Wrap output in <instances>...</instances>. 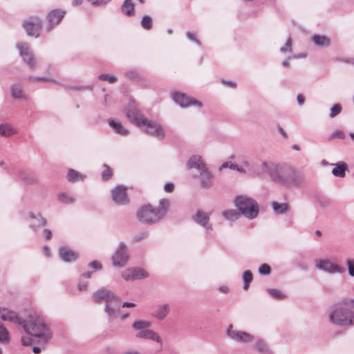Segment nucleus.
<instances>
[{
	"label": "nucleus",
	"instance_id": "nucleus-21",
	"mask_svg": "<svg viewBox=\"0 0 354 354\" xmlns=\"http://www.w3.org/2000/svg\"><path fill=\"white\" fill-rule=\"evenodd\" d=\"M187 167L189 169H196L198 172L207 167L203 162L202 158L198 155H194L189 158L187 162Z\"/></svg>",
	"mask_w": 354,
	"mask_h": 354
},
{
	"label": "nucleus",
	"instance_id": "nucleus-20",
	"mask_svg": "<svg viewBox=\"0 0 354 354\" xmlns=\"http://www.w3.org/2000/svg\"><path fill=\"white\" fill-rule=\"evenodd\" d=\"M59 254L60 258L65 262L75 261L79 257L77 252L65 246L59 248Z\"/></svg>",
	"mask_w": 354,
	"mask_h": 354
},
{
	"label": "nucleus",
	"instance_id": "nucleus-28",
	"mask_svg": "<svg viewBox=\"0 0 354 354\" xmlns=\"http://www.w3.org/2000/svg\"><path fill=\"white\" fill-rule=\"evenodd\" d=\"M67 178L71 182H77L84 180L85 176L77 171L71 169L68 171Z\"/></svg>",
	"mask_w": 354,
	"mask_h": 354
},
{
	"label": "nucleus",
	"instance_id": "nucleus-34",
	"mask_svg": "<svg viewBox=\"0 0 354 354\" xmlns=\"http://www.w3.org/2000/svg\"><path fill=\"white\" fill-rule=\"evenodd\" d=\"M133 8L132 0H126L121 7L122 12L128 16L133 13Z\"/></svg>",
	"mask_w": 354,
	"mask_h": 354
},
{
	"label": "nucleus",
	"instance_id": "nucleus-16",
	"mask_svg": "<svg viewBox=\"0 0 354 354\" xmlns=\"http://www.w3.org/2000/svg\"><path fill=\"white\" fill-rule=\"evenodd\" d=\"M193 219L196 223L203 226L207 234L212 230V225L209 223V216L207 213L198 210Z\"/></svg>",
	"mask_w": 354,
	"mask_h": 354
},
{
	"label": "nucleus",
	"instance_id": "nucleus-58",
	"mask_svg": "<svg viewBox=\"0 0 354 354\" xmlns=\"http://www.w3.org/2000/svg\"><path fill=\"white\" fill-rule=\"evenodd\" d=\"M43 234L46 239H50L51 238V232L48 229H44L43 230Z\"/></svg>",
	"mask_w": 354,
	"mask_h": 354
},
{
	"label": "nucleus",
	"instance_id": "nucleus-30",
	"mask_svg": "<svg viewBox=\"0 0 354 354\" xmlns=\"http://www.w3.org/2000/svg\"><path fill=\"white\" fill-rule=\"evenodd\" d=\"M15 133V130L8 124H0V136L10 137Z\"/></svg>",
	"mask_w": 354,
	"mask_h": 354
},
{
	"label": "nucleus",
	"instance_id": "nucleus-62",
	"mask_svg": "<svg viewBox=\"0 0 354 354\" xmlns=\"http://www.w3.org/2000/svg\"><path fill=\"white\" fill-rule=\"evenodd\" d=\"M87 285L86 283H80L78 284V289L80 291H84L86 290Z\"/></svg>",
	"mask_w": 354,
	"mask_h": 354
},
{
	"label": "nucleus",
	"instance_id": "nucleus-64",
	"mask_svg": "<svg viewBox=\"0 0 354 354\" xmlns=\"http://www.w3.org/2000/svg\"><path fill=\"white\" fill-rule=\"evenodd\" d=\"M44 254H46V256H47V257L50 256V249L48 248V246L44 247Z\"/></svg>",
	"mask_w": 354,
	"mask_h": 354
},
{
	"label": "nucleus",
	"instance_id": "nucleus-60",
	"mask_svg": "<svg viewBox=\"0 0 354 354\" xmlns=\"http://www.w3.org/2000/svg\"><path fill=\"white\" fill-rule=\"evenodd\" d=\"M136 306V304L133 302H124L122 305V308H131Z\"/></svg>",
	"mask_w": 354,
	"mask_h": 354
},
{
	"label": "nucleus",
	"instance_id": "nucleus-35",
	"mask_svg": "<svg viewBox=\"0 0 354 354\" xmlns=\"http://www.w3.org/2000/svg\"><path fill=\"white\" fill-rule=\"evenodd\" d=\"M19 178L27 184H33L36 182L34 176L24 171L19 172Z\"/></svg>",
	"mask_w": 354,
	"mask_h": 354
},
{
	"label": "nucleus",
	"instance_id": "nucleus-2",
	"mask_svg": "<svg viewBox=\"0 0 354 354\" xmlns=\"http://www.w3.org/2000/svg\"><path fill=\"white\" fill-rule=\"evenodd\" d=\"M354 299L344 298L334 304L329 311L328 318L331 324L348 327L354 325Z\"/></svg>",
	"mask_w": 354,
	"mask_h": 354
},
{
	"label": "nucleus",
	"instance_id": "nucleus-12",
	"mask_svg": "<svg viewBox=\"0 0 354 354\" xmlns=\"http://www.w3.org/2000/svg\"><path fill=\"white\" fill-rule=\"evenodd\" d=\"M317 269L329 274L343 273L345 269L328 259H317L315 261Z\"/></svg>",
	"mask_w": 354,
	"mask_h": 354
},
{
	"label": "nucleus",
	"instance_id": "nucleus-23",
	"mask_svg": "<svg viewBox=\"0 0 354 354\" xmlns=\"http://www.w3.org/2000/svg\"><path fill=\"white\" fill-rule=\"evenodd\" d=\"M24 27L29 36L37 37L41 28V22L37 19L35 21H26L24 23Z\"/></svg>",
	"mask_w": 354,
	"mask_h": 354
},
{
	"label": "nucleus",
	"instance_id": "nucleus-57",
	"mask_svg": "<svg viewBox=\"0 0 354 354\" xmlns=\"http://www.w3.org/2000/svg\"><path fill=\"white\" fill-rule=\"evenodd\" d=\"M21 342L25 346H28L32 343V339L28 336H24L21 337Z\"/></svg>",
	"mask_w": 354,
	"mask_h": 354
},
{
	"label": "nucleus",
	"instance_id": "nucleus-56",
	"mask_svg": "<svg viewBox=\"0 0 354 354\" xmlns=\"http://www.w3.org/2000/svg\"><path fill=\"white\" fill-rule=\"evenodd\" d=\"M174 189V185L171 183H167L165 185L164 189L167 192H172Z\"/></svg>",
	"mask_w": 354,
	"mask_h": 354
},
{
	"label": "nucleus",
	"instance_id": "nucleus-54",
	"mask_svg": "<svg viewBox=\"0 0 354 354\" xmlns=\"http://www.w3.org/2000/svg\"><path fill=\"white\" fill-rule=\"evenodd\" d=\"M187 37L189 39H190L191 41L195 42L196 44H198V46L201 45V43L200 41L196 39V35L192 32H189L188 31L187 32Z\"/></svg>",
	"mask_w": 354,
	"mask_h": 354
},
{
	"label": "nucleus",
	"instance_id": "nucleus-17",
	"mask_svg": "<svg viewBox=\"0 0 354 354\" xmlns=\"http://www.w3.org/2000/svg\"><path fill=\"white\" fill-rule=\"evenodd\" d=\"M0 319L3 321H8L18 324L23 325L24 323V321L17 316L15 311L5 308H0Z\"/></svg>",
	"mask_w": 354,
	"mask_h": 354
},
{
	"label": "nucleus",
	"instance_id": "nucleus-15",
	"mask_svg": "<svg viewBox=\"0 0 354 354\" xmlns=\"http://www.w3.org/2000/svg\"><path fill=\"white\" fill-rule=\"evenodd\" d=\"M113 201L118 205H125L129 203V198L125 187L118 185L111 192Z\"/></svg>",
	"mask_w": 354,
	"mask_h": 354
},
{
	"label": "nucleus",
	"instance_id": "nucleus-37",
	"mask_svg": "<svg viewBox=\"0 0 354 354\" xmlns=\"http://www.w3.org/2000/svg\"><path fill=\"white\" fill-rule=\"evenodd\" d=\"M19 178L27 184H33L36 182L34 176L24 171L19 172Z\"/></svg>",
	"mask_w": 354,
	"mask_h": 354
},
{
	"label": "nucleus",
	"instance_id": "nucleus-55",
	"mask_svg": "<svg viewBox=\"0 0 354 354\" xmlns=\"http://www.w3.org/2000/svg\"><path fill=\"white\" fill-rule=\"evenodd\" d=\"M90 1L93 5L95 6H101L104 5L109 2L111 0H88Z\"/></svg>",
	"mask_w": 354,
	"mask_h": 354
},
{
	"label": "nucleus",
	"instance_id": "nucleus-31",
	"mask_svg": "<svg viewBox=\"0 0 354 354\" xmlns=\"http://www.w3.org/2000/svg\"><path fill=\"white\" fill-rule=\"evenodd\" d=\"M312 40L319 46H328L330 45V40L325 36H321L319 35H315L312 37Z\"/></svg>",
	"mask_w": 354,
	"mask_h": 354
},
{
	"label": "nucleus",
	"instance_id": "nucleus-22",
	"mask_svg": "<svg viewBox=\"0 0 354 354\" xmlns=\"http://www.w3.org/2000/svg\"><path fill=\"white\" fill-rule=\"evenodd\" d=\"M65 15V11L56 9L49 12L48 15V20L50 24V26L47 28V30L49 31L52 27L59 24Z\"/></svg>",
	"mask_w": 354,
	"mask_h": 354
},
{
	"label": "nucleus",
	"instance_id": "nucleus-61",
	"mask_svg": "<svg viewBox=\"0 0 354 354\" xmlns=\"http://www.w3.org/2000/svg\"><path fill=\"white\" fill-rule=\"evenodd\" d=\"M126 75L130 79H134L137 77V73L134 71H129L127 73Z\"/></svg>",
	"mask_w": 354,
	"mask_h": 354
},
{
	"label": "nucleus",
	"instance_id": "nucleus-29",
	"mask_svg": "<svg viewBox=\"0 0 354 354\" xmlns=\"http://www.w3.org/2000/svg\"><path fill=\"white\" fill-rule=\"evenodd\" d=\"M223 216L228 221H234L240 217V212L236 209H227L222 212Z\"/></svg>",
	"mask_w": 354,
	"mask_h": 354
},
{
	"label": "nucleus",
	"instance_id": "nucleus-45",
	"mask_svg": "<svg viewBox=\"0 0 354 354\" xmlns=\"http://www.w3.org/2000/svg\"><path fill=\"white\" fill-rule=\"evenodd\" d=\"M342 111V106L339 104H334L330 109V117L335 118L337 115H339Z\"/></svg>",
	"mask_w": 354,
	"mask_h": 354
},
{
	"label": "nucleus",
	"instance_id": "nucleus-27",
	"mask_svg": "<svg viewBox=\"0 0 354 354\" xmlns=\"http://www.w3.org/2000/svg\"><path fill=\"white\" fill-rule=\"evenodd\" d=\"M127 118L138 127V122L145 120V118L139 116V113L137 109L134 108L129 109L127 112Z\"/></svg>",
	"mask_w": 354,
	"mask_h": 354
},
{
	"label": "nucleus",
	"instance_id": "nucleus-14",
	"mask_svg": "<svg viewBox=\"0 0 354 354\" xmlns=\"http://www.w3.org/2000/svg\"><path fill=\"white\" fill-rule=\"evenodd\" d=\"M122 277L125 281H130L147 278L149 274L142 268H131L124 270Z\"/></svg>",
	"mask_w": 354,
	"mask_h": 354
},
{
	"label": "nucleus",
	"instance_id": "nucleus-41",
	"mask_svg": "<svg viewBox=\"0 0 354 354\" xmlns=\"http://www.w3.org/2000/svg\"><path fill=\"white\" fill-rule=\"evenodd\" d=\"M227 167H229L234 170H237L238 171H240V172H244V173L247 172V171L245 169H244L243 167H239L236 164H234V163H231V162H224L221 166V169L227 168Z\"/></svg>",
	"mask_w": 354,
	"mask_h": 354
},
{
	"label": "nucleus",
	"instance_id": "nucleus-39",
	"mask_svg": "<svg viewBox=\"0 0 354 354\" xmlns=\"http://www.w3.org/2000/svg\"><path fill=\"white\" fill-rule=\"evenodd\" d=\"M10 341L8 331L3 326L0 325V342L7 344Z\"/></svg>",
	"mask_w": 354,
	"mask_h": 354
},
{
	"label": "nucleus",
	"instance_id": "nucleus-42",
	"mask_svg": "<svg viewBox=\"0 0 354 354\" xmlns=\"http://www.w3.org/2000/svg\"><path fill=\"white\" fill-rule=\"evenodd\" d=\"M255 348L261 353H269L270 349L263 340H258L255 344Z\"/></svg>",
	"mask_w": 354,
	"mask_h": 354
},
{
	"label": "nucleus",
	"instance_id": "nucleus-6",
	"mask_svg": "<svg viewBox=\"0 0 354 354\" xmlns=\"http://www.w3.org/2000/svg\"><path fill=\"white\" fill-rule=\"evenodd\" d=\"M151 322L149 321H135L132 324V328L135 331L136 337L151 340L162 345V339L161 337L156 331L151 329Z\"/></svg>",
	"mask_w": 354,
	"mask_h": 354
},
{
	"label": "nucleus",
	"instance_id": "nucleus-43",
	"mask_svg": "<svg viewBox=\"0 0 354 354\" xmlns=\"http://www.w3.org/2000/svg\"><path fill=\"white\" fill-rule=\"evenodd\" d=\"M141 24L143 28L149 30L152 26V19L148 15H145L142 17Z\"/></svg>",
	"mask_w": 354,
	"mask_h": 354
},
{
	"label": "nucleus",
	"instance_id": "nucleus-11",
	"mask_svg": "<svg viewBox=\"0 0 354 354\" xmlns=\"http://www.w3.org/2000/svg\"><path fill=\"white\" fill-rule=\"evenodd\" d=\"M17 48L19 51V55L23 61L31 69H35L37 67V62L35 58V55L30 48L28 44L26 43H19L17 44Z\"/></svg>",
	"mask_w": 354,
	"mask_h": 354
},
{
	"label": "nucleus",
	"instance_id": "nucleus-36",
	"mask_svg": "<svg viewBox=\"0 0 354 354\" xmlns=\"http://www.w3.org/2000/svg\"><path fill=\"white\" fill-rule=\"evenodd\" d=\"M19 178L27 184H33L36 182L34 176L24 171L19 172Z\"/></svg>",
	"mask_w": 354,
	"mask_h": 354
},
{
	"label": "nucleus",
	"instance_id": "nucleus-9",
	"mask_svg": "<svg viewBox=\"0 0 354 354\" xmlns=\"http://www.w3.org/2000/svg\"><path fill=\"white\" fill-rule=\"evenodd\" d=\"M227 337L232 341L239 344H248L254 340V336L245 331L239 330L230 324L226 330Z\"/></svg>",
	"mask_w": 354,
	"mask_h": 354
},
{
	"label": "nucleus",
	"instance_id": "nucleus-33",
	"mask_svg": "<svg viewBox=\"0 0 354 354\" xmlns=\"http://www.w3.org/2000/svg\"><path fill=\"white\" fill-rule=\"evenodd\" d=\"M272 206L274 212L277 214H281L288 210V205L287 203H278L277 202H272Z\"/></svg>",
	"mask_w": 354,
	"mask_h": 354
},
{
	"label": "nucleus",
	"instance_id": "nucleus-13",
	"mask_svg": "<svg viewBox=\"0 0 354 354\" xmlns=\"http://www.w3.org/2000/svg\"><path fill=\"white\" fill-rule=\"evenodd\" d=\"M173 99L180 107L186 108L191 105L198 107L202 106V103L194 98H192L184 93H175L173 95Z\"/></svg>",
	"mask_w": 354,
	"mask_h": 354
},
{
	"label": "nucleus",
	"instance_id": "nucleus-49",
	"mask_svg": "<svg viewBox=\"0 0 354 354\" xmlns=\"http://www.w3.org/2000/svg\"><path fill=\"white\" fill-rule=\"evenodd\" d=\"M259 272L261 274L268 275L270 273V267L268 264H262L259 268Z\"/></svg>",
	"mask_w": 354,
	"mask_h": 354
},
{
	"label": "nucleus",
	"instance_id": "nucleus-48",
	"mask_svg": "<svg viewBox=\"0 0 354 354\" xmlns=\"http://www.w3.org/2000/svg\"><path fill=\"white\" fill-rule=\"evenodd\" d=\"M292 51V41L291 39L289 38L286 42L285 46L280 48V52L283 53H286L288 52Z\"/></svg>",
	"mask_w": 354,
	"mask_h": 354
},
{
	"label": "nucleus",
	"instance_id": "nucleus-8",
	"mask_svg": "<svg viewBox=\"0 0 354 354\" xmlns=\"http://www.w3.org/2000/svg\"><path fill=\"white\" fill-rule=\"evenodd\" d=\"M138 127L158 139L162 140L165 136L163 127L158 122H151L145 119V120L138 122Z\"/></svg>",
	"mask_w": 354,
	"mask_h": 354
},
{
	"label": "nucleus",
	"instance_id": "nucleus-59",
	"mask_svg": "<svg viewBox=\"0 0 354 354\" xmlns=\"http://www.w3.org/2000/svg\"><path fill=\"white\" fill-rule=\"evenodd\" d=\"M297 100L299 105H302L304 102V97L301 94H298L297 96Z\"/></svg>",
	"mask_w": 354,
	"mask_h": 354
},
{
	"label": "nucleus",
	"instance_id": "nucleus-32",
	"mask_svg": "<svg viewBox=\"0 0 354 354\" xmlns=\"http://www.w3.org/2000/svg\"><path fill=\"white\" fill-rule=\"evenodd\" d=\"M11 95L15 99L24 97L22 86L19 84H13L11 86Z\"/></svg>",
	"mask_w": 354,
	"mask_h": 354
},
{
	"label": "nucleus",
	"instance_id": "nucleus-47",
	"mask_svg": "<svg viewBox=\"0 0 354 354\" xmlns=\"http://www.w3.org/2000/svg\"><path fill=\"white\" fill-rule=\"evenodd\" d=\"M99 79L103 81H108L110 83H114L116 82L117 78L113 75H109L107 74H101L99 75Z\"/></svg>",
	"mask_w": 354,
	"mask_h": 354
},
{
	"label": "nucleus",
	"instance_id": "nucleus-38",
	"mask_svg": "<svg viewBox=\"0 0 354 354\" xmlns=\"http://www.w3.org/2000/svg\"><path fill=\"white\" fill-rule=\"evenodd\" d=\"M243 279L244 281L243 289L246 290L249 287L250 283H251L253 279L252 272L250 270L245 271L243 274Z\"/></svg>",
	"mask_w": 354,
	"mask_h": 354
},
{
	"label": "nucleus",
	"instance_id": "nucleus-1",
	"mask_svg": "<svg viewBox=\"0 0 354 354\" xmlns=\"http://www.w3.org/2000/svg\"><path fill=\"white\" fill-rule=\"evenodd\" d=\"M262 168L274 180L286 186H297L303 182V176L293 167L287 165H277L272 162H263Z\"/></svg>",
	"mask_w": 354,
	"mask_h": 354
},
{
	"label": "nucleus",
	"instance_id": "nucleus-24",
	"mask_svg": "<svg viewBox=\"0 0 354 354\" xmlns=\"http://www.w3.org/2000/svg\"><path fill=\"white\" fill-rule=\"evenodd\" d=\"M334 168L332 170V174L337 177H344L345 171L348 169L347 164L344 162H338L334 164Z\"/></svg>",
	"mask_w": 354,
	"mask_h": 354
},
{
	"label": "nucleus",
	"instance_id": "nucleus-7",
	"mask_svg": "<svg viewBox=\"0 0 354 354\" xmlns=\"http://www.w3.org/2000/svg\"><path fill=\"white\" fill-rule=\"evenodd\" d=\"M234 204L240 214L248 219L256 218L259 214L257 203L247 196H238L235 198Z\"/></svg>",
	"mask_w": 354,
	"mask_h": 354
},
{
	"label": "nucleus",
	"instance_id": "nucleus-18",
	"mask_svg": "<svg viewBox=\"0 0 354 354\" xmlns=\"http://www.w3.org/2000/svg\"><path fill=\"white\" fill-rule=\"evenodd\" d=\"M170 306L168 304L158 305L151 313V317L158 321L164 320L169 315Z\"/></svg>",
	"mask_w": 354,
	"mask_h": 354
},
{
	"label": "nucleus",
	"instance_id": "nucleus-10",
	"mask_svg": "<svg viewBox=\"0 0 354 354\" xmlns=\"http://www.w3.org/2000/svg\"><path fill=\"white\" fill-rule=\"evenodd\" d=\"M111 260L113 265L118 268L124 267L127 263L129 252L127 246L123 243H120L113 254Z\"/></svg>",
	"mask_w": 354,
	"mask_h": 354
},
{
	"label": "nucleus",
	"instance_id": "nucleus-63",
	"mask_svg": "<svg viewBox=\"0 0 354 354\" xmlns=\"http://www.w3.org/2000/svg\"><path fill=\"white\" fill-rule=\"evenodd\" d=\"M243 165H244V166L248 169V171H252V169H251V168H250V163H249V162H248V160H245V161L243 162Z\"/></svg>",
	"mask_w": 354,
	"mask_h": 354
},
{
	"label": "nucleus",
	"instance_id": "nucleus-44",
	"mask_svg": "<svg viewBox=\"0 0 354 354\" xmlns=\"http://www.w3.org/2000/svg\"><path fill=\"white\" fill-rule=\"evenodd\" d=\"M346 264L348 268V272L350 277H354V259H347Z\"/></svg>",
	"mask_w": 354,
	"mask_h": 354
},
{
	"label": "nucleus",
	"instance_id": "nucleus-26",
	"mask_svg": "<svg viewBox=\"0 0 354 354\" xmlns=\"http://www.w3.org/2000/svg\"><path fill=\"white\" fill-rule=\"evenodd\" d=\"M28 216L32 220L30 223V227L34 230L46 224V220L40 215L35 216L33 213L30 212Z\"/></svg>",
	"mask_w": 354,
	"mask_h": 354
},
{
	"label": "nucleus",
	"instance_id": "nucleus-51",
	"mask_svg": "<svg viewBox=\"0 0 354 354\" xmlns=\"http://www.w3.org/2000/svg\"><path fill=\"white\" fill-rule=\"evenodd\" d=\"M88 267L95 270H100L102 268L101 263L97 261H93L90 262L88 263Z\"/></svg>",
	"mask_w": 354,
	"mask_h": 354
},
{
	"label": "nucleus",
	"instance_id": "nucleus-5",
	"mask_svg": "<svg viewBox=\"0 0 354 354\" xmlns=\"http://www.w3.org/2000/svg\"><path fill=\"white\" fill-rule=\"evenodd\" d=\"M93 299L97 303L105 302L104 310L107 315L112 318L120 310V298L106 288H102L93 295Z\"/></svg>",
	"mask_w": 354,
	"mask_h": 354
},
{
	"label": "nucleus",
	"instance_id": "nucleus-40",
	"mask_svg": "<svg viewBox=\"0 0 354 354\" xmlns=\"http://www.w3.org/2000/svg\"><path fill=\"white\" fill-rule=\"evenodd\" d=\"M58 199L61 203H65V204H70L75 202V198L69 195H67L64 193H61L58 195Z\"/></svg>",
	"mask_w": 354,
	"mask_h": 354
},
{
	"label": "nucleus",
	"instance_id": "nucleus-50",
	"mask_svg": "<svg viewBox=\"0 0 354 354\" xmlns=\"http://www.w3.org/2000/svg\"><path fill=\"white\" fill-rule=\"evenodd\" d=\"M346 138L345 133L341 130H337L333 133L330 139L339 138L344 139Z\"/></svg>",
	"mask_w": 354,
	"mask_h": 354
},
{
	"label": "nucleus",
	"instance_id": "nucleus-46",
	"mask_svg": "<svg viewBox=\"0 0 354 354\" xmlns=\"http://www.w3.org/2000/svg\"><path fill=\"white\" fill-rule=\"evenodd\" d=\"M268 292L272 297L276 299H281L285 297L284 295L277 289H268Z\"/></svg>",
	"mask_w": 354,
	"mask_h": 354
},
{
	"label": "nucleus",
	"instance_id": "nucleus-4",
	"mask_svg": "<svg viewBox=\"0 0 354 354\" xmlns=\"http://www.w3.org/2000/svg\"><path fill=\"white\" fill-rule=\"evenodd\" d=\"M169 201L162 199L160 201V207H153L150 205L142 206L137 212V218L139 221L146 224H152L162 218L167 210Z\"/></svg>",
	"mask_w": 354,
	"mask_h": 354
},
{
	"label": "nucleus",
	"instance_id": "nucleus-3",
	"mask_svg": "<svg viewBox=\"0 0 354 354\" xmlns=\"http://www.w3.org/2000/svg\"><path fill=\"white\" fill-rule=\"evenodd\" d=\"M24 330L29 335L38 338L39 342L46 343L52 337L50 328L46 326L44 319L38 315H32L24 321Z\"/></svg>",
	"mask_w": 354,
	"mask_h": 354
},
{
	"label": "nucleus",
	"instance_id": "nucleus-52",
	"mask_svg": "<svg viewBox=\"0 0 354 354\" xmlns=\"http://www.w3.org/2000/svg\"><path fill=\"white\" fill-rule=\"evenodd\" d=\"M104 166L106 168V169L102 172V177L104 180H108L112 176L111 171L107 165H104Z\"/></svg>",
	"mask_w": 354,
	"mask_h": 354
},
{
	"label": "nucleus",
	"instance_id": "nucleus-19",
	"mask_svg": "<svg viewBox=\"0 0 354 354\" xmlns=\"http://www.w3.org/2000/svg\"><path fill=\"white\" fill-rule=\"evenodd\" d=\"M199 173L200 184L203 188H208L213 185L214 176L207 167Z\"/></svg>",
	"mask_w": 354,
	"mask_h": 354
},
{
	"label": "nucleus",
	"instance_id": "nucleus-25",
	"mask_svg": "<svg viewBox=\"0 0 354 354\" xmlns=\"http://www.w3.org/2000/svg\"><path fill=\"white\" fill-rule=\"evenodd\" d=\"M108 123L116 133L122 136H126L129 133L128 130L120 122L113 120H109Z\"/></svg>",
	"mask_w": 354,
	"mask_h": 354
},
{
	"label": "nucleus",
	"instance_id": "nucleus-53",
	"mask_svg": "<svg viewBox=\"0 0 354 354\" xmlns=\"http://www.w3.org/2000/svg\"><path fill=\"white\" fill-rule=\"evenodd\" d=\"M28 80L31 82H35V81H45V82H50V81H52L51 79L50 78H48V77H33V76H30L28 77Z\"/></svg>",
	"mask_w": 354,
	"mask_h": 354
}]
</instances>
